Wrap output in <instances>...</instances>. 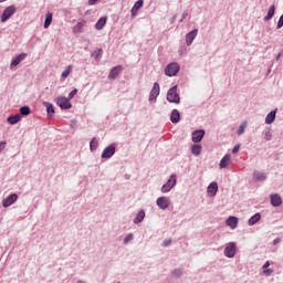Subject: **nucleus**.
Listing matches in <instances>:
<instances>
[{
	"label": "nucleus",
	"instance_id": "27",
	"mask_svg": "<svg viewBox=\"0 0 283 283\" xmlns=\"http://www.w3.org/2000/svg\"><path fill=\"white\" fill-rule=\"evenodd\" d=\"M106 24H107V18L102 17L95 23V30H103V28H105Z\"/></svg>",
	"mask_w": 283,
	"mask_h": 283
},
{
	"label": "nucleus",
	"instance_id": "42",
	"mask_svg": "<svg viewBox=\"0 0 283 283\" xmlns=\"http://www.w3.org/2000/svg\"><path fill=\"white\" fill-rule=\"evenodd\" d=\"M178 53L180 56L187 54V46L185 45L180 46Z\"/></svg>",
	"mask_w": 283,
	"mask_h": 283
},
{
	"label": "nucleus",
	"instance_id": "22",
	"mask_svg": "<svg viewBox=\"0 0 283 283\" xmlns=\"http://www.w3.org/2000/svg\"><path fill=\"white\" fill-rule=\"evenodd\" d=\"M260 220H262V214L260 212H256L254 216H252L248 220V224H249V227H253L254 224H258V222H260Z\"/></svg>",
	"mask_w": 283,
	"mask_h": 283
},
{
	"label": "nucleus",
	"instance_id": "15",
	"mask_svg": "<svg viewBox=\"0 0 283 283\" xmlns=\"http://www.w3.org/2000/svg\"><path fill=\"white\" fill-rule=\"evenodd\" d=\"M218 193V182H211L207 188V195L211 198Z\"/></svg>",
	"mask_w": 283,
	"mask_h": 283
},
{
	"label": "nucleus",
	"instance_id": "45",
	"mask_svg": "<svg viewBox=\"0 0 283 283\" xmlns=\"http://www.w3.org/2000/svg\"><path fill=\"white\" fill-rule=\"evenodd\" d=\"M169 244H171V239H166L163 241L161 247H169Z\"/></svg>",
	"mask_w": 283,
	"mask_h": 283
},
{
	"label": "nucleus",
	"instance_id": "7",
	"mask_svg": "<svg viewBox=\"0 0 283 283\" xmlns=\"http://www.w3.org/2000/svg\"><path fill=\"white\" fill-rule=\"evenodd\" d=\"M114 154H116V146H114V144H111L104 148L101 158H103L104 160H109V158H112Z\"/></svg>",
	"mask_w": 283,
	"mask_h": 283
},
{
	"label": "nucleus",
	"instance_id": "40",
	"mask_svg": "<svg viewBox=\"0 0 283 283\" xmlns=\"http://www.w3.org/2000/svg\"><path fill=\"white\" fill-rule=\"evenodd\" d=\"M70 72H72V65H69L66 70L62 72V78H67L70 76Z\"/></svg>",
	"mask_w": 283,
	"mask_h": 283
},
{
	"label": "nucleus",
	"instance_id": "28",
	"mask_svg": "<svg viewBox=\"0 0 283 283\" xmlns=\"http://www.w3.org/2000/svg\"><path fill=\"white\" fill-rule=\"evenodd\" d=\"M275 15V4H272L269 10L266 17L263 18V21H271Z\"/></svg>",
	"mask_w": 283,
	"mask_h": 283
},
{
	"label": "nucleus",
	"instance_id": "46",
	"mask_svg": "<svg viewBox=\"0 0 283 283\" xmlns=\"http://www.w3.org/2000/svg\"><path fill=\"white\" fill-rule=\"evenodd\" d=\"M240 151V145H235L233 148H232V154H238Z\"/></svg>",
	"mask_w": 283,
	"mask_h": 283
},
{
	"label": "nucleus",
	"instance_id": "47",
	"mask_svg": "<svg viewBox=\"0 0 283 283\" xmlns=\"http://www.w3.org/2000/svg\"><path fill=\"white\" fill-rule=\"evenodd\" d=\"M6 149V142H0V154Z\"/></svg>",
	"mask_w": 283,
	"mask_h": 283
},
{
	"label": "nucleus",
	"instance_id": "1",
	"mask_svg": "<svg viewBox=\"0 0 283 283\" xmlns=\"http://www.w3.org/2000/svg\"><path fill=\"white\" fill-rule=\"evenodd\" d=\"M166 98L168 103H175V105H180V95L178 94V86H172L168 90Z\"/></svg>",
	"mask_w": 283,
	"mask_h": 283
},
{
	"label": "nucleus",
	"instance_id": "11",
	"mask_svg": "<svg viewBox=\"0 0 283 283\" xmlns=\"http://www.w3.org/2000/svg\"><path fill=\"white\" fill-rule=\"evenodd\" d=\"M203 138H205V129H198L192 132V135H191L192 143H202Z\"/></svg>",
	"mask_w": 283,
	"mask_h": 283
},
{
	"label": "nucleus",
	"instance_id": "6",
	"mask_svg": "<svg viewBox=\"0 0 283 283\" xmlns=\"http://www.w3.org/2000/svg\"><path fill=\"white\" fill-rule=\"evenodd\" d=\"M56 106L61 109H72V103L65 96H59L55 98Z\"/></svg>",
	"mask_w": 283,
	"mask_h": 283
},
{
	"label": "nucleus",
	"instance_id": "37",
	"mask_svg": "<svg viewBox=\"0 0 283 283\" xmlns=\"http://www.w3.org/2000/svg\"><path fill=\"white\" fill-rule=\"evenodd\" d=\"M244 129H247V122L241 123L239 126L237 130L238 136H242V134H244Z\"/></svg>",
	"mask_w": 283,
	"mask_h": 283
},
{
	"label": "nucleus",
	"instance_id": "13",
	"mask_svg": "<svg viewBox=\"0 0 283 283\" xmlns=\"http://www.w3.org/2000/svg\"><path fill=\"white\" fill-rule=\"evenodd\" d=\"M122 71H123V65L114 66L108 74L109 81H114L118 76V74H120Z\"/></svg>",
	"mask_w": 283,
	"mask_h": 283
},
{
	"label": "nucleus",
	"instance_id": "20",
	"mask_svg": "<svg viewBox=\"0 0 283 283\" xmlns=\"http://www.w3.org/2000/svg\"><path fill=\"white\" fill-rule=\"evenodd\" d=\"M87 25V22L85 20L77 22L76 25L73 28L74 34H81L83 33V29Z\"/></svg>",
	"mask_w": 283,
	"mask_h": 283
},
{
	"label": "nucleus",
	"instance_id": "2",
	"mask_svg": "<svg viewBox=\"0 0 283 283\" xmlns=\"http://www.w3.org/2000/svg\"><path fill=\"white\" fill-rule=\"evenodd\" d=\"M178 180L176 179V175H171L166 184L161 187V193H169L174 187H176Z\"/></svg>",
	"mask_w": 283,
	"mask_h": 283
},
{
	"label": "nucleus",
	"instance_id": "38",
	"mask_svg": "<svg viewBox=\"0 0 283 283\" xmlns=\"http://www.w3.org/2000/svg\"><path fill=\"white\" fill-rule=\"evenodd\" d=\"M182 273H184L182 269H175V270L171 272V275H172L174 277L180 279V277H182Z\"/></svg>",
	"mask_w": 283,
	"mask_h": 283
},
{
	"label": "nucleus",
	"instance_id": "12",
	"mask_svg": "<svg viewBox=\"0 0 283 283\" xmlns=\"http://www.w3.org/2000/svg\"><path fill=\"white\" fill-rule=\"evenodd\" d=\"M198 36V29H193L192 31L188 32L186 34V45H191L196 38Z\"/></svg>",
	"mask_w": 283,
	"mask_h": 283
},
{
	"label": "nucleus",
	"instance_id": "26",
	"mask_svg": "<svg viewBox=\"0 0 283 283\" xmlns=\"http://www.w3.org/2000/svg\"><path fill=\"white\" fill-rule=\"evenodd\" d=\"M44 107L46 108V114L50 118L54 116V105L50 102H43Z\"/></svg>",
	"mask_w": 283,
	"mask_h": 283
},
{
	"label": "nucleus",
	"instance_id": "4",
	"mask_svg": "<svg viewBox=\"0 0 283 283\" xmlns=\"http://www.w3.org/2000/svg\"><path fill=\"white\" fill-rule=\"evenodd\" d=\"M223 253L226 258H235V253H238V245L235 242L227 243Z\"/></svg>",
	"mask_w": 283,
	"mask_h": 283
},
{
	"label": "nucleus",
	"instance_id": "39",
	"mask_svg": "<svg viewBox=\"0 0 283 283\" xmlns=\"http://www.w3.org/2000/svg\"><path fill=\"white\" fill-rule=\"evenodd\" d=\"M132 240H134V233H128L124 240H123V244H128L132 242Z\"/></svg>",
	"mask_w": 283,
	"mask_h": 283
},
{
	"label": "nucleus",
	"instance_id": "43",
	"mask_svg": "<svg viewBox=\"0 0 283 283\" xmlns=\"http://www.w3.org/2000/svg\"><path fill=\"white\" fill-rule=\"evenodd\" d=\"M277 30L283 28V14L280 17L279 21H277V25H276Z\"/></svg>",
	"mask_w": 283,
	"mask_h": 283
},
{
	"label": "nucleus",
	"instance_id": "50",
	"mask_svg": "<svg viewBox=\"0 0 283 283\" xmlns=\"http://www.w3.org/2000/svg\"><path fill=\"white\" fill-rule=\"evenodd\" d=\"M176 22V15H172V19H170V23H175Z\"/></svg>",
	"mask_w": 283,
	"mask_h": 283
},
{
	"label": "nucleus",
	"instance_id": "29",
	"mask_svg": "<svg viewBox=\"0 0 283 283\" xmlns=\"http://www.w3.org/2000/svg\"><path fill=\"white\" fill-rule=\"evenodd\" d=\"M143 220H145V210H140L135 219L133 220L134 224H140V222H143Z\"/></svg>",
	"mask_w": 283,
	"mask_h": 283
},
{
	"label": "nucleus",
	"instance_id": "52",
	"mask_svg": "<svg viewBox=\"0 0 283 283\" xmlns=\"http://www.w3.org/2000/svg\"><path fill=\"white\" fill-rule=\"evenodd\" d=\"M76 283H87V282H85L83 280H78Z\"/></svg>",
	"mask_w": 283,
	"mask_h": 283
},
{
	"label": "nucleus",
	"instance_id": "53",
	"mask_svg": "<svg viewBox=\"0 0 283 283\" xmlns=\"http://www.w3.org/2000/svg\"><path fill=\"white\" fill-rule=\"evenodd\" d=\"M4 1H7V0H0V3H3Z\"/></svg>",
	"mask_w": 283,
	"mask_h": 283
},
{
	"label": "nucleus",
	"instance_id": "19",
	"mask_svg": "<svg viewBox=\"0 0 283 283\" xmlns=\"http://www.w3.org/2000/svg\"><path fill=\"white\" fill-rule=\"evenodd\" d=\"M143 3H144L143 0H137L134 3L133 8L130 9L132 17H136V14H138V10H140V8H143Z\"/></svg>",
	"mask_w": 283,
	"mask_h": 283
},
{
	"label": "nucleus",
	"instance_id": "25",
	"mask_svg": "<svg viewBox=\"0 0 283 283\" xmlns=\"http://www.w3.org/2000/svg\"><path fill=\"white\" fill-rule=\"evenodd\" d=\"M7 122L9 123V125H17V123L21 122V114L10 115L7 118Z\"/></svg>",
	"mask_w": 283,
	"mask_h": 283
},
{
	"label": "nucleus",
	"instance_id": "51",
	"mask_svg": "<svg viewBox=\"0 0 283 283\" xmlns=\"http://www.w3.org/2000/svg\"><path fill=\"white\" fill-rule=\"evenodd\" d=\"M280 56H282V52L276 55L275 61H280Z\"/></svg>",
	"mask_w": 283,
	"mask_h": 283
},
{
	"label": "nucleus",
	"instance_id": "48",
	"mask_svg": "<svg viewBox=\"0 0 283 283\" xmlns=\"http://www.w3.org/2000/svg\"><path fill=\"white\" fill-rule=\"evenodd\" d=\"M280 242H281L280 238L274 239V240H273L274 247H275L276 244H280Z\"/></svg>",
	"mask_w": 283,
	"mask_h": 283
},
{
	"label": "nucleus",
	"instance_id": "10",
	"mask_svg": "<svg viewBox=\"0 0 283 283\" xmlns=\"http://www.w3.org/2000/svg\"><path fill=\"white\" fill-rule=\"evenodd\" d=\"M156 205L158 207V209H161V211H165L167 209H169V198L161 196L159 198H157L156 200Z\"/></svg>",
	"mask_w": 283,
	"mask_h": 283
},
{
	"label": "nucleus",
	"instance_id": "14",
	"mask_svg": "<svg viewBox=\"0 0 283 283\" xmlns=\"http://www.w3.org/2000/svg\"><path fill=\"white\" fill-rule=\"evenodd\" d=\"M277 114V108L271 111L266 116H265V125H273L275 123V116Z\"/></svg>",
	"mask_w": 283,
	"mask_h": 283
},
{
	"label": "nucleus",
	"instance_id": "41",
	"mask_svg": "<svg viewBox=\"0 0 283 283\" xmlns=\"http://www.w3.org/2000/svg\"><path fill=\"white\" fill-rule=\"evenodd\" d=\"M75 94H78V90H76V88H74L73 91H71V92L69 93L67 99H69V101H72V98H74V95H75Z\"/></svg>",
	"mask_w": 283,
	"mask_h": 283
},
{
	"label": "nucleus",
	"instance_id": "17",
	"mask_svg": "<svg viewBox=\"0 0 283 283\" xmlns=\"http://www.w3.org/2000/svg\"><path fill=\"white\" fill-rule=\"evenodd\" d=\"M272 207H280L282 205V197L280 195L274 193L270 196Z\"/></svg>",
	"mask_w": 283,
	"mask_h": 283
},
{
	"label": "nucleus",
	"instance_id": "30",
	"mask_svg": "<svg viewBox=\"0 0 283 283\" xmlns=\"http://www.w3.org/2000/svg\"><path fill=\"white\" fill-rule=\"evenodd\" d=\"M191 154L193 156H200L202 154V146L199 144H195L191 146Z\"/></svg>",
	"mask_w": 283,
	"mask_h": 283
},
{
	"label": "nucleus",
	"instance_id": "23",
	"mask_svg": "<svg viewBox=\"0 0 283 283\" xmlns=\"http://www.w3.org/2000/svg\"><path fill=\"white\" fill-rule=\"evenodd\" d=\"M27 54L25 53H21L19 55H17L10 64V67H17V65H19V63H21V61H23L25 59Z\"/></svg>",
	"mask_w": 283,
	"mask_h": 283
},
{
	"label": "nucleus",
	"instance_id": "9",
	"mask_svg": "<svg viewBox=\"0 0 283 283\" xmlns=\"http://www.w3.org/2000/svg\"><path fill=\"white\" fill-rule=\"evenodd\" d=\"M17 200H19V195L11 193L2 200V207H4V209H8V207H12V205H14Z\"/></svg>",
	"mask_w": 283,
	"mask_h": 283
},
{
	"label": "nucleus",
	"instance_id": "36",
	"mask_svg": "<svg viewBox=\"0 0 283 283\" xmlns=\"http://www.w3.org/2000/svg\"><path fill=\"white\" fill-rule=\"evenodd\" d=\"M31 112L32 111L30 109V106H21L20 107L21 116H30Z\"/></svg>",
	"mask_w": 283,
	"mask_h": 283
},
{
	"label": "nucleus",
	"instance_id": "8",
	"mask_svg": "<svg viewBox=\"0 0 283 283\" xmlns=\"http://www.w3.org/2000/svg\"><path fill=\"white\" fill-rule=\"evenodd\" d=\"M14 12H17V7H14V6L7 7L2 11L1 23H6V21H8V19H10V17H12V14H14Z\"/></svg>",
	"mask_w": 283,
	"mask_h": 283
},
{
	"label": "nucleus",
	"instance_id": "3",
	"mask_svg": "<svg viewBox=\"0 0 283 283\" xmlns=\"http://www.w3.org/2000/svg\"><path fill=\"white\" fill-rule=\"evenodd\" d=\"M180 72V64L178 62H171L165 67L166 76H176Z\"/></svg>",
	"mask_w": 283,
	"mask_h": 283
},
{
	"label": "nucleus",
	"instance_id": "34",
	"mask_svg": "<svg viewBox=\"0 0 283 283\" xmlns=\"http://www.w3.org/2000/svg\"><path fill=\"white\" fill-rule=\"evenodd\" d=\"M98 149V139H96V137H94L91 142H90V150L91 151H96Z\"/></svg>",
	"mask_w": 283,
	"mask_h": 283
},
{
	"label": "nucleus",
	"instance_id": "31",
	"mask_svg": "<svg viewBox=\"0 0 283 283\" xmlns=\"http://www.w3.org/2000/svg\"><path fill=\"white\" fill-rule=\"evenodd\" d=\"M271 266V262L266 261L262 269H263V275H273V270L269 269Z\"/></svg>",
	"mask_w": 283,
	"mask_h": 283
},
{
	"label": "nucleus",
	"instance_id": "44",
	"mask_svg": "<svg viewBox=\"0 0 283 283\" xmlns=\"http://www.w3.org/2000/svg\"><path fill=\"white\" fill-rule=\"evenodd\" d=\"M187 17H189V12L185 11L181 15V19L179 20V23H182V21H185Z\"/></svg>",
	"mask_w": 283,
	"mask_h": 283
},
{
	"label": "nucleus",
	"instance_id": "49",
	"mask_svg": "<svg viewBox=\"0 0 283 283\" xmlns=\"http://www.w3.org/2000/svg\"><path fill=\"white\" fill-rule=\"evenodd\" d=\"M96 1H98V0H88V4L94 6L96 3Z\"/></svg>",
	"mask_w": 283,
	"mask_h": 283
},
{
	"label": "nucleus",
	"instance_id": "33",
	"mask_svg": "<svg viewBox=\"0 0 283 283\" xmlns=\"http://www.w3.org/2000/svg\"><path fill=\"white\" fill-rule=\"evenodd\" d=\"M52 25V12L46 13L45 20H44V28L48 30Z\"/></svg>",
	"mask_w": 283,
	"mask_h": 283
},
{
	"label": "nucleus",
	"instance_id": "35",
	"mask_svg": "<svg viewBox=\"0 0 283 283\" xmlns=\"http://www.w3.org/2000/svg\"><path fill=\"white\" fill-rule=\"evenodd\" d=\"M92 56L95 57V61H101L103 59V49H97L92 53Z\"/></svg>",
	"mask_w": 283,
	"mask_h": 283
},
{
	"label": "nucleus",
	"instance_id": "16",
	"mask_svg": "<svg viewBox=\"0 0 283 283\" xmlns=\"http://www.w3.org/2000/svg\"><path fill=\"white\" fill-rule=\"evenodd\" d=\"M253 179L255 180V182H264V180H266V174L259 170H254Z\"/></svg>",
	"mask_w": 283,
	"mask_h": 283
},
{
	"label": "nucleus",
	"instance_id": "24",
	"mask_svg": "<svg viewBox=\"0 0 283 283\" xmlns=\"http://www.w3.org/2000/svg\"><path fill=\"white\" fill-rule=\"evenodd\" d=\"M229 163H231V155L227 154L220 160V164H219L220 169H227V166L229 165Z\"/></svg>",
	"mask_w": 283,
	"mask_h": 283
},
{
	"label": "nucleus",
	"instance_id": "32",
	"mask_svg": "<svg viewBox=\"0 0 283 283\" xmlns=\"http://www.w3.org/2000/svg\"><path fill=\"white\" fill-rule=\"evenodd\" d=\"M263 136H264V139H265L266 142L272 140V138H273V133H271V127H266V128L263 130Z\"/></svg>",
	"mask_w": 283,
	"mask_h": 283
},
{
	"label": "nucleus",
	"instance_id": "18",
	"mask_svg": "<svg viewBox=\"0 0 283 283\" xmlns=\"http://www.w3.org/2000/svg\"><path fill=\"white\" fill-rule=\"evenodd\" d=\"M227 227H230V229H238V217L230 216L226 220Z\"/></svg>",
	"mask_w": 283,
	"mask_h": 283
},
{
	"label": "nucleus",
	"instance_id": "5",
	"mask_svg": "<svg viewBox=\"0 0 283 283\" xmlns=\"http://www.w3.org/2000/svg\"><path fill=\"white\" fill-rule=\"evenodd\" d=\"M158 96H160V84H158V82H155L149 93V103H156Z\"/></svg>",
	"mask_w": 283,
	"mask_h": 283
},
{
	"label": "nucleus",
	"instance_id": "21",
	"mask_svg": "<svg viewBox=\"0 0 283 283\" xmlns=\"http://www.w3.org/2000/svg\"><path fill=\"white\" fill-rule=\"evenodd\" d=\"M170 120L174 125H177V123H180V112L178 109H172L170 114Z\"/></svg>",
	"mask_w": 283,
	"mask_h": 283
}]
</instances>
